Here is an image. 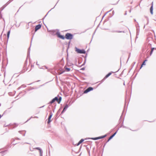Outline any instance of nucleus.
<instances>
[{
  "label": "nucleus",
  "instance_id": "1",
  "mask_svg": "<svg viewBox=\"0 0 156 156\" xmlns=\"http://www.w3.org/2000/svg\"><path fill=\"white\" fill-rule=\"evenodd\" d=\"M62 100V97H60L58 99L57 97H55L54 98H53L49 102L50 104H52L55 101H56L59 104Z\"/></svg>",
  "mask_w": 156,
  "mask_h": 156
},
{
  "label": "nucleus",
  "instance_id": "2",
  "mask_svg": "<svg viewBox=\"0 0 156 156\" xmlns=\"http://www.w3.org/2000/svg\"><path fill=\"white\" fill-rule=\"evenodd\" d=\"M66 38L68 40H71L73 37V35L69 33H67L65 35Z\"/></svg>",
  "mask_w": 156,
  "mask_h": 156
},
{
  "label": "nucleus",
  "instance_id": "3",
  "mask_svg": "<svg viewBox=\"0 0 156 156\" xmlns=\"http://www.w3.org/2000/svg\"><path fill=\"white\" fill-rule=\"evenodd\" d=\"M75 49L76 51L78 53L85 54L86 53L85 51L83 49H80L76 47L75 48Z\"/></svg>",
  "mask_w": 156,
  "mask_h": 156
},
{
  "label": "nucleus",
  "instance_id": "4",
  "mask_svg": "<svg viewBox=\"0 0 156 156\" xmlns=\"http://www.w3.org/2000/svg\"><path fill=\"white\" fill-rule=\"evenodd\" d=\"M58 31L56 33V34L57 36L58 37L63 39L64 40L65 39V37L64 36L61 35L60 32H59V30H57Z\"/></svg>",
  "mask_w": 156,
  "mask_h": 156
},
{
  "label": "nucleus",
  "instance_id": "5",
  "mask_svg": "<svg viewBox=\"0 0 156 156\" xmlns=\"http://www.w3.org/2000/svg\"><path fill=\"white\" fill-rule=\"evenodd\" d=\"M107 13H108L110 15L109 16V17H111L114 14V10H109V11L105 13L104 16H105Z\"/></svg>",
  "mask_w": 156,
  "mask_h": 156
},
{
  "label": "nucleus",
  "instance_id": "6",
  "mask_svg": "<svg viewBox=\"0 0 156 156\" xmlns=\"http://www.w3.org/2000/svg\"><path fill=\"white\" fill-rule=\"evenodd\" d=\"M53 115V113H52L51 111H50V115L48 117V121L47 122L49 124L50 123V122L51 121V118L52 117V116Z\"/></svg>",
  "mask_w": 156,
  "mask_h": 156
},
{
  "label": "nucleus",
  "instance_id": "7",
  "mask_svg": "<svg viewBox=\"0 0 156 156\" xmlns=\"http://www.w3.org/2000/svg\"><path fill=\"white\" fill-rule=\"evenodd\" d=\"M41 27V25L40 24H38L36 26L35 28V32L37 31L38 30L40 29Z\"/></svg>",
  "mask_w": 156,
  "mask_h": 156
},
{
  "label": "nucleus",
  "instance_id": "8",
  "mask_svg": "<svg viewBox=\"0 0 156 156\" xmlns=\"http://www.w3.org/2000/svg\"><path fill=\"white\" fill-rule=\"evenodd\" d=\"M68 105L66 104V105L65 106V107H64L63 110L61 114H62L65 112L66 111V110H67V108H68Z\"/></svg>",
  "mask_w": 156,
  "mask_h": 156
},
{
  "label": "nucleus",
  "instance_id": "9",
  "mask_svg": "<svg viewBox=\"0 0 156 156\" xmlns=\"http://www.w3.org/2000/svg\"><path fill=\"white\" fill-rule=\"evenodd\" d=\"M84 141V140L83 139H81L79 142L76 144L77 146L79 145L80 144H81L82 142H83Z\"/></svg>",
  "mask_w": 156,
  "mask_h": 156
},
{
  "label": "nucleus",
  "instance_id": "10",
  "mask_svg": "<svg viewBox=\"0 0 156 156\" xmlns=\"http://www.w3.org/2000/svg\"><path fill=\"white\" fill-rule=\"evenodd\" d=\"M7 150H5L2 151L0 153V154L2 155H4L7 152Z\"/></svg>",
  "mask_w": 156,
  "mask_h": 156
},
{
  "label": "nucleus",
  "instance_id": "11",
  "mask_svg": "<svg viewBox=\"0 0 156 156\" xmlns=\"http://www.w3.org/2000/svg\"><path fill=\"white\" fill-rule=\"evenodd\" d=\"M112 72H110L109 73H108L107 75H106V76L104 78L105 79L107 78L112 74Z\"/></svg>",
  "mask_w": 156,
  "mask_h": 156
},
{
  "label": "nucleus",
  "instance_id": "12",
  "mask_svg": "<svg viewBox=\"0 0 156 156\" xmlns=\"http://www.w3.org/2000/svg\"><path fill=\"white\" fill-rule=\"evenodd\" d=\"M154 49L156 50V48H151V51L150 53V55H151Z\"/></svg>",
  "mask_w": 156,
  "mask_h": 156
},
{
  "label": "nucleus",
  "instance_id": "13",
  "mask_svg": "<svg viewBox=\"0 0 156 156\" xmlns=\"http://www.w3.org/2000/svg\"><path fill=\"white\" fill-rule=\"evenodd\" d=\"M106 136H107V135H104V136H99V137H98V139H101L104 138Z\"/></svg>",
  "mask_w": 156,
  "mask_h": 156
},
{
  "label": "nucleus",
  "instance_id": "14",
  "mask_svg": "<svg viewBox=\"0 0 156 156\" xmlns=\"http://www.w3.org/2000/svg\"><path fill=\"white\" fill-rule=\"evenodd\" d=\"M88 139H90L93 140H97L99 139L98 137H95V138H88Z\"/></svg>",
  "mask_w": 156,
  "mask_h": 156
},
{
  "label": "nucleus",
  "instance_id": "15",
  "mask_svg": "<svg viewBox=\"0 0 156 156\" xmlns=\"http://www.w3.org/2000/svg\"><path fill=\"white\" fill-rule=\"evenodd\" d=\"M10 32V30L8 31V32H7V37L8 39H9V37Z\"/></svg>",
  "mask_w": 156,
  "mask_h": 156
},
{
  "label": "nucleus",
  "instance_id": "16",
  "mask_svg": "<svg viewBox=\"0 0 156 156\" xmlns=\"http://www.w3.org/2000/svg\"><path fill=\"white\" fill-rule=\"evenodd\" d=\"M65 68L66 70V71L67 72H69V71H70V68H68L67 67H66V66L65 67Z\"/></svg>",
  "mask_w": 156,
  "mask_h": 156
},
{
  "label": "nucleus",
  "instance_id": "17",
  "mask_svg": "<svg viewBox=\"0 0 156 156\" xmlns=\"http://www.w3.org/2000/svg\"><path fill=\"white\" fill-rule=\"evenodd\" d=\"M114 137V136L112 135H111V136H110V137H109V139H108L107 142H108L113 137Z\"/></svg>",
  "mask_w": 156,
  "mask_h": 156
},
{
  "label": "nucleus",
  "instance_id": "18",
  "mask_svg": "<svg viewBox=\"0 0 156 156\" xmlns=\"http://www.w3.org/2000/svg\"><path fill=\"white\" fill-rule=\"evenodd\" d=\"M87 89H88L89 91H91V90H93V88L92 87H89L88 88H87Z\"/></svg>",
  "mask_w": 156,
  "mask_h": 156
},
{
  "label": "nucleus",
  "instance_id": "19",
  "mask_svg": "<svg viewBox=\"0 0 156 156\" xmlns=\"http://www.w3.org/2000/svg\"><path fill=\"white\" fill-rule=\"evenodd\" d=\"M89 91L88 89L87 88L86 90H84V93H87Z\"/></svg>",
  "mask_w": 156,
  "mask_h": 156
},
{
  "label": "nucleus",
  "instance_id": "20",
  "mask_svg": "<svg viewBox=\"0 0 156 156\" xmlns=\"http://www.w3.org/2000/svg\"><path fill=\"white\" fill-rule=\"evenodd\" d=\"M112 32H118V33H121V32H123V33H124V31H112Z\"/></svg>",
  "mask_w": 156,
  "mask_h": 156
},
{
  "label": "nucleus",
  "instance_id": "21",
  "mask_svg": "<svg viewBox=\"0 0 156 156\" xmlns=\"http://www.w3.org/2000/svg\"><path fill=\"white\" fill-rule=\"evenodd\" d=\"M145 61H144V62H143L142 64L141 65V66L140 67V69H141V68L142 67L143 65H145Z\"/></svg>",
  "mask_w": 156,
  "mask_h": 156
},
{
  "label": "nucleus",
  "instance_id": "22",
  "mask_svg": "<svg viewBox=\"0 0 156 156\" xmlns=\"http://www.w3.org/2000/svg\"><path fill=\"white\" fill-rule=\"evenodd\" d=\"M136 30H137V35H138L139 34V29L137 27Z\"/></svg>",
  "mask_w": 156,
  "mask_h": 156
},
{
  "label": "nucleus",
  "instance_id": "23",
  "mask_svg": "<svg viewBox=\"0 0 156 156\" xmlns=\"http://www.w3.org/2000/svg\"><path fill=\"white\" fill-rule=\"evenodd\" d=\"M151 44H148L147 47L149 48H151Z\"/></svg>",
  "mask_w": 156,
  "mask_h": 156
},
{
  "label": "nucleus",
  "instance_id": "24",
  "mask_svg": "<svg viewBox=\"0 0 156 156\" xmlns=\"http://www.w3.org/2000/svg\"><path fill=\"white\" fill-rule=\"evenodd\" d=\"M24 130H22V131H19V133L20 134H22V132H24Z\"/></svg>",
  "mask_w": 156,
  "mask_h": 156
},
{
  "label": "nucleus",
  "instance_id": "25",
  "mask_svg": "<svg viewBox=\"0 0 156 156\" xmlns=\"http://www.w3.org/2000/svg\"><path fill=\"white\" fill-rule=\"evenodd\" d=\"M30 48H29L28 49V54H29L30 53Z\"/></svg>",
  "mask_w": 156,
  "mask_h": 156
},
{
  "label": "nucleus",
  "instance_id": "26",
  "mask_svg": "<svg viewBox=\"0 0 156 156\" xmlns=\"http://www.w3.org/2000/svg\"><path fill=\"white\" fill-rule=\"evenodd\" d=\"M117 131H116V132H115L112 135L114 136L115 135V134H116V133H117Z\"/></svg>",
  "mask_w": 156,
  "mask_h": 156
},
{
  "label": "nucleus",
  "instance_id": "27",
  "mask_svg": "<svg viewBox=\"0 0 156 156\" xmlns=\"http://www.w3.org/2000/svg\"><path fill=\"white\" fill-rule=\"evenodd\" d=\"M153 5L152 4L151 7L150 8V10H153Z\"/></svg>",
  "mask_w": 156,
  "mask_h": 156
},
{
  "label": "nucleus",
  "instance_id": "28",
  "mask_svg": "<svg viewBox=\"0 0 156 156\" xmlns=\"http://www.w3.org/2000/svg\"><path fill=\"white\" fill-rule=\"evenodd\" d=\"M26 130H24V132H25V133H24L23 134V136H25V133H26Z\"/></svg>",
  "mask_w": 156,
  "mask_h": 156
},
{
  "label": "nucleus",
  "instance_id": "29",
  "mask_svg": "<svg viewBox=\"0 0 156 156\" xmlns=\"http://www.w3.org/2000/svg\"><path fill=\"white\" fill-rule=\"evenodd\" d=\"M150 13H151L152 15H153V10H150Z\"/></svg>",
  "mask_w": 156,
  "mask_h": 156
},
{
  "label": "nucleus",
  "instance_id": "30",
  "mask_svg": "<svg viewBox=\"0 0 156 156\" xmlns=\"http://www.w3.org/2000/svg\"><path fill=\"white\" fill-rule=\"evenodd\" d=\"M39 151H40V153L41 154L42 153V151H41V149L39 150Z\"/></svg>",
  "mask_w": 156,
  "mask_h": 156
},
{
  "label": "nucleus",
  "instance_id": "31",
  "mask_svg": "<svg viewBox=\"0 0 156 156\" xmlns=\"http://www.w3.org/2000/svg\"><path fill=\"white\" fill-rule=\"evenodd\" d=\"M35 149H37V150H40V149H41L39 147H36L35 148Z\"/></svg>",
  "mask_w": 156,
  "mask_h": 156
},
{
  "label": "nucleus",
  "instance_id": "32",
  "mask_svg": "<svg viewBox=\"0 0 156 156\" xmlns=\"http://www.w3.org/2000/svg\"><path fill=\"white\" fill-rule=\"evenodd\" d=\"M147 23H148V22H149V20H148V17H147Z\"/></svg>",
  "mask_w": 156,
  "mask_h": 156
},
{
  "label": "nucleus",
  "instance_id": "33",
  "mask_svg": "<svg viewBox=\"0 0 156 156\" xmlns=\"http://www.w3.org/2000/svg\"><path fill=\"white\" fill-rule=\"evenodd\" d=\"M64 72V71H62V72H61V73H59V74H62V73H63Z\"/></svg>",
  "mask_w": 156,
  "mask_h": 156
},
{
  "label": "nucleus",
  "instance_id": "34",
  "mask_svg": "<svg viewBox=\"0 0 156 156\" xmlns=\"http://www.w3.org/2000/svg\"><path fill=\"white\" fill-rule=\"evenodd\" d=\"M32 118V117H31L29 119L27 120V121L26 122H27L29 120L31 119V118Z\"/></svg>",
  "mask_w": 156,
  "mask_h": 156
},
{
  "label": "nucleus",
  "instance_id": "35",
  "mask_svg": "<svg viewBox=\"0 0 156 156\" xmlns=\"http://www.w3.org/2000/svg\"><path fill=\"white\" fill-rule=\"evenodd\" d=\"M3 115H0V119L1 118V117H2L3 116Z\"/></svg>",
  "mask_w": 156,
  "mask_h": 156
},
{
  "label": "nucleus",
  "instance_id": "36",
  "mask_svg": "<svg viewBox=\"0 0 156 156\" xmlns=\"http://www.w3.org/2000/svg\"><path fill=\"white\" fill-rule=\"evenodd\" d=\"M56 31V30H54L52 31V32L53 33H54Z\"/></svg>",
  "mask_w": 156,
  "mask_h": 156
},
{
  "label": "nucleus",
  "instance_id": "37",
  "mask_svg": "<svg viewBox=\"0 0 156 156\" xmlns=\"http://www.w3.org/2000/svg\"><path fill=\"white\" fill-rule=\"evenodd\" d=\"M16 139L18 140H20V139L18 138H16Z\"/></svg>",
  "mask_w": 156,
  "mask_h": 156
},
{
  "label": "nucleus",
  "instance_id": "38",
  "mask_svg": "<svg viewBox=\"0 0 156 156\" xmlns=\"http://www.w3.org/2000/svg\"><path fill=\"white\" fill-rule=\"evenodd\" d=\"M50 10H49V11L48 12V13L46 14V15L45 16H45H46L48 14V12H49V11H50Z\"/></svg>",
  "mask_w": 156,
  "mask_h": 156
},
{
  "label": "nucleus",
  "instance_id": "39",
  "mask_svg": "<svg viewBox=\"0 0 156 156\" xmlns=\"http://www.w3.org/2000/svg\"><path fill=\"white\" fill-rule=\"evenodd\" d=\"M34 118H38V117H37V116H35L34 117Z\"/></svg>",
  "mask_w": 156,
  "mask_h": 156
},
{
  "label": "nucleus",
  "instance_id": "40",
  "mask_svg": "<svg viewBox=\"0 0 156 156\" xmlns=\"http://www.w3.org/2000/svg\"><path fill=\"white\" fill-rule=\"evenodd\" d=\"M2 34H1V36H0V38H1V39H2Z\"/></svg>",
  "mask_w": 156,
  "mask_h": 156
},
{
  "label": "nucleus",
  "instance_id": "41",
  "mask_svg": "<svg viewBox=\"0 0 156 156\" xmlns=\"http://www.w3.org/2000/svg\"><path fill=\"white\" fill-rule=\"evenodd\" d=\"M44 106H44H42V107H40L39 108H41L43 107Z\"/></svg>",
  "mask_w": 156,
  "mask_h": 156
},
{
  "label": "nucleus",
  "instance_id": "42",
  "mask_svg": "<svg viewBox=\"0 0 156 156\" xmlns=\"http://www.w3.org/2000/svg\"><path fill=\"white\" fill-rule=\"evenodd\" d=\"M125 15H126V12L125 13Z\"/></svg>",
  "mask_w": 156,
  "mask_h": 156
},
{
  "label": "nucleus",
  "instance_id": "43",
  "mask_svg": "<svg viewBox=\"0 0 156 156\" xmlns=\"http://www.w3.org/2000/svg\"><path fill=\"white\" fill-rule=\"evenodd\" d=\"M147 61V60H145L144 61H145V62Z\"/></svg>",
  "mask_w": 156,
  "mask_h": 156
},
{
  "label": "nucleus",
  "instance_id": "44",
  "mask_svg": "<svg viewBox=\"0 0 156 156\" xmlns=\"http://www.w3.org/2000/svg\"><path fill=\"white\" fill-rule=\"evenodd\" d=\"M84 68H82L81 69H82V70H84Z\"/></svg>",
  "mask_w": 156,
  "mask_h": 156
},
{
  "label": "nucleus",
  "instance_id": "45",
  "mask_svg": "<svg viewBox=\"0 0 156 156\" xmlns=\"http://www.w3.org/2000/svg\"><path fill=\"white\" fill-rule=\"evenodd\" d=\"M129 12L130 13L131 12V10H129Z\"/></svg>",
  "mask_w": 156,
  "mask_h": 156
},
{
  "label": "nucleus",
  "instance_id": "46",
  "mask_svg": "<svg viewBox=\"0 0 156 156\" xmlns=\"http://www.w3.org/2000/svg\"><path fill=\"white\" fill-rule=\"evenodd\" d=\"M45 67H46V69H47V67H46V66H45Z\"/></svg>",
  "mask_w": 156,
  "mask_h": 156
},
{
  "label": "nucleus",
  "instance_id": "47",
  "mask_svg": "<svg viewBox=\"0 0 156 156\" xmlns=\"http://www.w3.org/2000/svg\"><path fill=\"white\" fill-rule=\"evenodd\" d=\"M145 25H144V28H145Z\"/></svg>",
  "mask_w": 156,
  "mask_h": 156
},
{
  "label": "nucleus",
  "instance_id": "48",
  "mask_svg": "<svg viewBox=\"0 0 156 156\" xmlns=\"http://www.w3.org/2000/svg\"><path fill=\"white\" fill-rule=\"evenodd\" d=\"M123 84H124V85H125V83H124Z\"/></svg>",
  "mask_w": 156,
  "mask_h": 156
},
{
  "label": "nucleus",
  "instance_id": "49",
  "mask_svg": "<svg viewBox=\"0 0 156 156\" xmlns=\"http://www.w3.org/2000/svg\"><path fill=\"white\" fill-rule=\"evenodd\" d=\"M105 144H104V147L105 146Z\"/></svg>",
  "mask_w": 156,
  "mask_h": 156
},
{
  "label": "nucleus",
  "instance_id": "50",
  "mask_svg": "<svg viewBox=\"0 0 156 156\" xmlns=\"http://www.w3.org/2000/svg\"><path fill=\"white\" fill-rule=\"evenodd\" d=\"M134 21H136V20H135H135H134Z\"/></svg>",
  "mask_w": 156,
  "mask_h": 156
},
{
  "label": "nucleus",
  "instance_id": "51",
  "mask_svg": "<svg viewBox=\"0 0 156 156\" xmlns=\"http://www.w3.org/2000/svg\"><path fill=\"white\" fill-rule=\"evenodd\" d=\"M37 65H38L37 64Z\"/></svg>",
  "mask_w": 156,
  "mask_h": 156
}]
</instances>
